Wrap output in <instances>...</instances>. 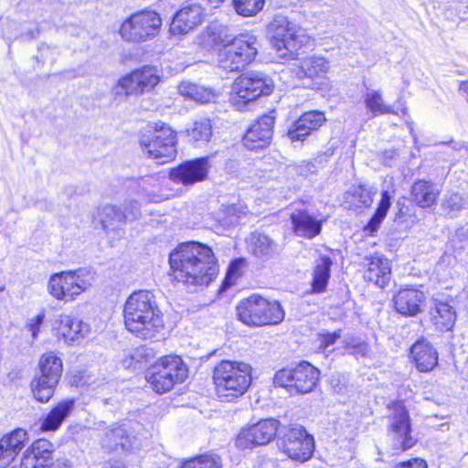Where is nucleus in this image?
I'll return each mask as SVG.
<instances>
[{
  "label": "nucleus",
  "mask_w": 468,
  "mask_h": 468,
  "mask_svg": "<svg viewBox=\"0 0 468 468\" xmlns=\"http://www.w3.org/2000/svg\"><path fill=\"white\" fill-rule=\"evenodd\" d=\"M169 264L174 280L186 285H208L218 273L212 250L199 242L180 244L170 253Z\"/></svg>",
  "instance_id": "obj_1"
},
{
  "label": "nucleus",
  "mask_w": 468,
  "mask_h": 468,
  "mask_svg": "<svg viewBox=\"0 0 468 468\" xmlns=\"http://www.w3.org/2000/svg\"><path fill=\"white\" fill-rule=\"evenodd\" d=\"M123 317L127 330L144 339L154 337L164 327L162 313L149 291L134 292L129 296Z\"/></svg>",
  "instance_id": "obj_2"
},
{
  "label": "nucleus",
  "mask_w": 468,
  "mask_h": 468,
  "mask_svg": "<svg viewBox=\"0 0 468 468\" xmlns=\"http://www.w3.org/2000/svg\"><path fill=\"white\" fill-rule=\"evenodd\" d=\"M209 29L214 35L218 33L216 39L223 45L218 53V65L223 69L238 71L255 59L259 43L254 35L240 34L232 37L223 34L226 28L222 26H213Z\"/></svg>",
  "instance_id": "obj_3"
},
{
  "label": "nucleus",
  "mask_w": 468,
  "mask_h": 468,
  "mask_svg": "<svg viewBox=\"0 0 468 468\" xmlns=\"http://www.w3.org/2000/svg\"><path fill=\"white\" fill-rule=\"evenodd\" d=\"M216 393L222 401L242 396L251 383V367L244 362L222 360L213 370Z\"/></svg>",
  "instance_id": "obj_4"
},
{
  "label": "nucleus",
  "mask_w": 468,
  "mask_h": 468,
  "mask_svg": "<svg viewBox=\"0 0 468 468\" xmlns=\"http://www.w3.org/2000/svg\"><path fill=\"white\" fill-rule=\"evenodd\" d=\"M237 317L250 327L274 325L282 323L285 313L277 301H269L258 294L241 300L236 307Z\"/></svg>",
  "instance_id": "obj_5"
},
{
  "label": "nucleus",
  "mask_w": 468,
  "mask_h": 468,
  "mask_svg": "<svg viewBox=\"0 0 468 468\" xmlns=\"http://www.w3.org/2000/svg\"><path fill=\"white\" fill-rule=\"evenodd\" d=\"M96 280V273L87 268L60 271L50 276L48 282V293L65 303L75 301L89 290Z\"/></svg>",
  "instance_id": "obj_6"
},
{
  "label": "nucleus",
  "mask_w": 468,
  "mask_h": 468,
  "mask_svg": "<svg viewBox=\"0 0 468 468\" xmlns=\"http://www.w3.org/2000/svg\"><path fill=\"white\" fill-rule=\"evenodd\" d=\"M268 33L272 48L282 58H292L307 41L304 30L283 16H274Z\"/></svg>",
  "instance_id": "obj_7"
},
{
  "label": "nucleus",
  "mask_w": 468,
  "mask_h": 468,
  "mask_svg": "<svg viewBox=\"0 0 468 468\" xmlns=\"http://www.w3.org/2000/svg\"><path fill=\"white\" fill-rule=\"evenodd\" d=\"M273 81L261 72H248L238 77L231 86L229 101L238 111H243L261 96L270 95Z\"/></svg>",
  "instance_id": "obj_8"
},
{
  "label": "nucleus",
  "mask_w": 468,
  "mask_h": 468,
  "mask_svg": "<svg viewBox=\"0 0 468 468\" xmlns=\"http://www.w3.org/2000/svg\"><path fill=\"white\" fill-rule=\"evenodd\" d=\"M187 378V368L178 356H166L153 365L147 371L146 379L157 393L169 391L176 383Z\"/></svg>",
  "instance_id": "obj_9"
},
{
  "label": "nucleus",
  "mask_w": 468,
  "mask_h": 468,
  "mask_svg": "<svg viewBox=\"0 0 468 468\" xmlns=\"http://www.w3.org/2000/svg\"><path fill=\"white\" fill-rule=\"evenodd\" d=\"M162 18L154 11L143 10L127 17L119 28L122 40L142 43L154 38L160 32Z\"/></svg>",
  "instance_id": "obj_10"
},
{
  "label": "nucleus",
  "mask_w": 468,
  "mask_h": 468,
  "mask_svg": "<svg viewBox=\"0 0 468 468\" xmlns=\"http://www.w3.org/2000/svg\"><path fill=\"white\" fill-rule=\"evenodd\" d=\"M278 447L290 459L304 463L314 451V440L301 425L286 426L278 433Z\"/></svg>",
  "instance_id": "obj_11"
},
{
  "label": "nucleus",
  "mask_w": 468,
  "mask_h": 468,
  "mask_svg": "<svg viewBox=\"0 0 468 468\" xmlns=\"http://www.w3.org/2000/svg\"><path fill=\"white\" fill-rule=\"evenodd\" d=\"M176 144V134L165 123H156L154 134L141 139L143 151L158 164H165L175 159Z\"/></svg>",
  "instance_id": "obj_12"
},
{
  "label": "nucleus",
  "mask_w": 468,
  "mask_h": 468,
  "mask_svg": "<svg viewBox=\"0 0 468 468\" xmlns=\"http://www.w3.org/2000/svg\"><path fill=\"white\" fill-rule=\"evenodd\" d=\"M388 437L396 450L406 451L416 441L411 436L410 419L402 402H396L390 407Z\"/></svg>",
  "instance_id": "obj_13"
},
{
  "label": "nucleus",
  "mask_w": 468,
  "mask_h": 468,
  "mask_svg": "<svg viewBox=\"0 0 468 468\" xmlns=\"http://www.w3.org/2000/svg\"><path fill=\"white\" fill-rule=\"evenodd\" d=\"M159 81L157 69L144 66L120 79L115 86V93H124L126 96L143 94L151 91Z\"/></svg>",
  "instance_id": "obj_14"
},
{
  "label": "nucleus",
  "mask_w": 468,
  "mask_h": 468,
  "mask_svg": "<svg viewBox=\"0 0 468 468\" xmlns=\"http://www.w3.org/2000/svg\"><path fill=\"white\" fill-rule=\"evenodd\" d=\"M279 421L267 419L242 430L236 438V446L241 450L269 443L277 433Z\"/></svg>",
  "instance_id": "obj_15"
},
{
  "label": "nucleus",
  "mask_w": 468,
  "mask_h": 468,
  "mask_svg": "<svg viewBox=\"0 0 468 468\" xmlns=\"http://www.w3.org/2000/svg\"><path fill=\"white\" fill-rule=\"evenodd\" d=\"M210 169L207 157H200L186 161L169 172V178L176 184L190 186L205 181Z\"/></svg>",
  "instance_id": "obj_16"
},
{
  "label": "nucleus",
  "mask_w": 468,
  "mask_h": 468,
  "mask_svg": "<svg viewBox=\"0 0 468 468\" xmlns=\"http://www.w3.org/2000/svg\"><path fill=\"white\" fill-rule=\"evenodd\" d=\"M275 112L261 116L248 129L243 137L244 146L251 151L266 148L271 144L273 136Z\"/></svg>",
  "instance_id": "obj_17"
},
{
  "label": "nucleus",
  "mask_w": 468,
  "mask_h": 468,
  "mask_svg": "<svg viewBox=\"0 0 468 468\" xmlns=\"http://www.w3.org/2000/svg\"><path fill=\"white\" fill-rule=\"evenodd\" d=\"M326 121L324 113L320 111L306 112L288 128L286 136L292 144H302Z\"/></svg>",
  "instance_id": "obj_18"
},
{
  "label": "nucleus",
  "mask_w": 468,
  "mask_h": 468,
  "mask_svg": "<svg viewBox=\"0 0 468 468\" xmlns=\"http://www.w3.org/2000/svg\"><path fill=\"white\" fill-rule=\"evenodd\" d=\"M203 17V8L199 5L185 6L175 15L169 31L172 35H186L198 26Z\"/></svg>",
  "instance_id": "obj_19"
},
{
  "label": "nucleus",
  "mask_w": 468,
  "mask_h": 468,
  "mask_svg": "<svg viewBox=\"0 0 468 468\" xmlns=\"http://www.w3.org/2000/svg\"><path fill=\"white\" fill-rule=\"evenodd\" d=\"M292 232L300 238L313 239L321 233L323 221L306 209H296L290 216Z\"/></svg>",
  "instance_id": "obj_20"
},
{
  "label": "nucleus",
  "mask_w": 468,
  "mask_h": 468,
  "mask_svg": "<svg viewBox=\"0 0 468 468\" xmlns=\"http://www.w3.org/2000/svg\"><path fill=\"white\" fill-rule=\"evenodd\" d=\"M424 301L423 292L414 288L401 289L393 297L396 311L404 316H415L420 314Z\"/></svg>",
  "instance_id": "obj_21"
},
{
  "label": "nucleus",
  "mask_w": 468,
  "mask_h": 468,
  "mask_svg": "<svg viewBox=\"0 0 468 468\" xmlns=\"http://www.w3.org/2000/svg\"><path fill=\"white\" fill-rule=\"evenodd\" d=\"M367 270L364 278L379 288H385L390 281L391 266L389 261L379 255L366 257Z\"/></svg>",
  "instance_id": "obj_22"
},
{
  "label": "nucleus",
  "mask_w": 468,
  "mask_h": 468,
  "mask_svg": "<svg viewBox=\"0 0 468 468\" xmlns=\"http://www.w3.org/2000/svg\"><path fill=\"white\" fill-rule=\"evenodd\" d=\"M417 368L421 372L432 370L438 364V353L425 339L418 340L410 348Z\"/></svg>",
  "instance_id": "obj_23"
},
{
  "label": "nucleus",
  "mask_w": 468,
  "mask_h": 468,
  "mask_svg": "<svg viewBox=\"0 0 468 468\" xmlns=\"http://www.w3.org/2000/svg\"><path fill=\"white\" fill-rule=\"evenodd\" d=\"M319 370L308 362H302L294 367L293 388L302 394L314 390L319 381Z\"/></svg>",
  "instance_id": "obj_24"
},
{
  "label": "nucleus",
  "mask_w": 468,
  "mask_h": 468,
  "mask_svg": "<svg viewBox=\"0 0 468 468\" xmlns=\"http://www.w3.org/2000/svg\"><path fill=\"white\" fill-rule=\"evenodd\" d=\"M101 447L108 452L127 450L130 447V433L125 423H115L109 427L101 439Z\"/></svg>",
  "instance_id": "obj_25"
},
{
  "label": "nucleus",
  "mask_w": 468,
  "mask_h": 468,
  "mask_svg": "<svg viewBox=\"0 0 468 468\" xmlns=\"http://www.w3.org/2000/svg\"><path fill=\"white\" fill-rule=\"evenodd\" d=\"M57 334L61 336L65 342L71 343L84 337L89 332V326L81 320L73 318L69 315H60L56 322Z\"/></svg>",
  "instance_id": "obj_26"
},
{
  "label": "nucleus",
  "mask_w": 468,
  "mask_h": 468,
  "mask_svg": "<svg viewBox=\"0 0 468 468\" xmlns=\"http://www.w3.org/2000/svg\"><path fill=\"white\" fill-rule=\"evenodd\" d=\"M76 400L74 399H67L58 403L43 419L40 429L45 431H57L62 422L73 412Z\"/></svg>",
  "instance_id": "obj_27"
},
{
  "label": "nucleus",
  "mask_w": 468,
  "mask_h": 468,
  "mask_svg": "<svg viewBox=\"0 0 468 468\" xmlns=\"http://www.w3.org/2000/svg\"><path fill=\"white\" fill-rule=\"evenodd\" d=\"M412 201L421 208H428L436 203L440 190L436 185L427 180L416 181L410 190Z\"/></svg>",
  "instance_id": "obj_28"
},
{
  "label": "nucleus",
  "mask_w": 468,
  "mask_h": 468,
  "mask_svg": "<svg viewBox=\"0 0 468 468\" xmlns=\"http://www.w3.org/2000/svg\"><path fill=\"white\" fill-rule=\"evenodd\" d=\"M250 250L254 257L266 261L279 255L281 247L269 236L253 233L250 237Z\"/></svg>",
  "instance_id": "obj_29"
},
{
  "label": "nucleus",
  "mask_w": 468,
  "mask_h": 468,
  "mask_svg": "<svg viewBox=\"0 0 468 468\" xmlns=\"http://www.w3.org/2000/svg\"><path fill=\"white\" fill-rule=\"evenodd\" d=\"M332 261L328 256H320L315 261L313 273L312 291L314 293L324 292L330 278Z\"/></svg>",
  "instance_id": "obj_30"
},
{
  "label": "nucleus",
  "mask_w": 468,
  "mask_h": 468,
  "mask_svg": "<svg viewBox=\"0 0 468 468\" xmlns=\"http://www.w3.org/2000/svg\"><path fill=\"white\" fill-rule=\"evenodd\" d=\"M178 92L182 96L200 103L215 101V100L218 97V92L214 90L207 89L203 86H199L189 81H182L178 85Z\"/></svg>",
  "instance_id": "obj_31"
},
{
  "label": "nucleus",
  "mask_w": 468,
  "mask_h": 468,
  "mask_svg": "<svg viewBox=\"0 0 468 468\" xmlns=\"http://www.w3.org/2000/svg\"><path fill=\"white\" fill-rule=\"evenodd\" d=\"M431 314L434 324L440 331H450L454 325L456 314L447 303L436 301Z\"/></svg>",
  "instance_id": "obj_32"
},
{
  "label": "nucleus",
  "mask_w": 468,
  "mask_h": 468,
  "mask_svg": "<svg viewBox=\"0 0 468 468\" xmlns=\"http://www.w3.org/2000/svg\"><path fill=\"white\" fill-rule=\"evenodd\" d=\"M98 216L105 231L113 229L117 224H124L125 216L121 207L106 204L98 209Z\"/></svg>",
  "instance_id": "obj_33"
},
{
  "label": "nucleus",
  "mask_w": 468,
  "mask_h": 468,
  "mask_svg": "<svg viewBox=\"0 0 468 468\" xmlns=\"http://www.w3.org/2000/svg\"><path fill=\"white\" fill-rule=\"evenodd\" d=\"M47 441H38L37 446H33L23 456L20 468H47V462L51 457V452L44 450L40 452V448L47 445Z\"/></svg>",
  "instance_id": "obj_34"
},
{
  "label": "nucleus",
  "mask_w": 468,
  "mask_h": 468,
  "mask_svg": "<svg viewBox=\"0 0 468 468\" xmlns=\"http://www.w3.org/2000/svg\"><path fill=\"white\" fill-rule=\"evenodd\" d=\"M39 375L54 381H59L62 373V361L51 353L44 354L38 363Z\"/></svg>",
  "instance_id": "obj_35"
},
{
  "label": "nucleus",
  "mask_w": 468,
  "mask_h": 468,
  "mask_svg": "<svg viewBox=\"0 0 468 468\" xmlns=\"http://www.w3.org/2000/svg\"><path fill=\"white\" fill-rule=\"evenodd\" d=\"M52 381L51 378H46L36 374L30 386L33 397L37 401L47 403L53 397L58 381Z\"/></svg>",
  "instance_id": "obj_36"
},
{
  "label": "nucleus",
  "mask_w": 468,
  "mask_h": 468,
  "mask_svg": "<svg viewBox=\"0 0 468 468\" xmlns=\"http://www.w3.org/2000/svg\"><path fill=\"white\" fill-rule=\"evenodd\" d=\"M186 134L189 140L205 144L210 141L212 136V124L208 118H200L193 122L186 129Z\"/></svg>",
  "instance_id": "obj_37"
},
{
  "label": "nucleus",
  "mask_w": 468,
  "mask_h": 468,
  "mask_svg": "<svg viewBox=\"0 0 468 468\" xmlns=\"http://www.w3.org/2000/svg\"><path fill=\"white\" fill-rule=\"evenodd\" d=\"M0 440L8 455L12 457V461H14L15 457L25 446L27 440V431L23 429H16L11 433L2 437Z\"/></svg>",
  "instance_id": "obj_38"
},
{
  "label": "nucleus",
  "mask_w": 468,
  "mask_h": 468,
  "mask_svg": "<svg viewBox=\"0 0 468 468\" xmlns=\"http://www.w3.org/2000/svg\"><path fill=\"white\" fill-rule=\"evenodd\" d=\"M329 68V62L322 57L306 58L301 63L302 72L311 79L325 74Z\"/></svg>",
  "instance_id": "obj_39"
},
{
  "label": "nucleus",
  "mask_w": 468,
  "mask_h": 468,
  "mask_svg": "<svg viewBox=\"0 0 468 468\" xmlns=\"http://www.w3.org/2000/svg\"><path fill=\"white\" fill-rule=\"evenodd\" d=\"M364 101L367 109L374 115L396 113L391 106L386 105L382 95L375 90H367L364 95Z\"/></svg>",
  "instance_id": "obj_40"
},
{
  "label": "nucleus",
  "mask_w": 468,
  "mask_h": 468,
  "mask_svg": "<svg viewBox=\"0 0 468 468\" xmlns=\"http://www.w3.org/2000/svg\"><path fill=\"white\" fill-rule=\"evenodd\" d=\"M390 198L389 193L387 190L382 191L381 199L378 208L367 227L370 232L376 231L379 228L380 223L386 218L391 205Z\"/></svg>",
  "instance_id": "obj_41"
},
{
  "label": "nucleus",
  "mask_w": 468,
  "mask_h": 468,
  "mask_svg": "<svg viewBox=\"0 0 468 468\" xmlns=\"http://www.w3.org/2000/svg\"><path fill=\"white\" fill-rule=\"evenodd\" d=\"M237 14L248 17L256 16L262 10L265 0H232Z\"/></svg>",
  "instance_id": "obj_42"
},
{
  "label": "nucleus",
  "mask_w": 468,
  "mask_h": 468,
  "mask_svg": "<svg viewBox=\"0 0 468 468\" xmlns=\"http://www.w3.org/2000/svg\"><path fill=\"white\" fill-rule=\"evenodd\" d=\"M441 206L449 217L454 218L465 207V200L461 195L452 193L444 197Z\"/></svg>",
  "instance_id": "obj_43"
},
{
  "label": "nucleus",
  "mask_w": 468,
  "mask_h": 468,
  "mask_svg": "<svg viewBox=\"0 0 468 468\" xmlns=\"http://www.w3.org/2000/svg\"><path fill=\"white\" fill-rule=\"evenodd\" d=\"M181 468H221V460L218 455L205 454L185 462Z\"/></svg>",
  "instance_id": "obj_44"
},
{
  "label": "nucleus",
  "mask_w": 468,
  "mask_h": 468,
  "mask_svg": "<svg viewBox=\"0 0 468 468\" xmlns=\"http://www.w3.org/2000/svg\"><path fill=\"white\" fill-rule=\"evenodd\" d=\"M293 378H294V367L293 368H282L276 372L273 378V383L276 386L293 388Z\"/></svg>",
  "instance_id": "obj_45"
},
{
  "label": "nucleus",
  "mask_w": 468,
  "mask_h": 468,
  "mask_svg": "<svg viewBox=\"0 0 468 468\" xmlns=\"http://www.w3.org/2000/svg\"><path fill=\"white\" fill-rule=\"evenodd\" d=\"M341 336L340 331L337 332H322L317 335L318 349L321 352L325 351L329 346H333Z\"/></svg>",
  "instance_id": "obj_46"
},
{
  "label": "nucleus",
  "mask_w": 468,
  "mask_h": 468,
  "mask_svg": "<svg viewBox=\"0 0 468 468\" xmlns=\"http://www.w3.org/2000/svg\"><path fill=\"white\" fill-rule=\"evenodd\" d=\"M121 207L123 210L126 222L133 221L141 215L140 204L136 200H127Z\"/></svg>",
  "instance_id": "obj_47"
},
{
  "label": "nucleus",
  "mask_w": 468,
  "mask_h": 468,
  "mask_svg": "<svg viewBox=\"0 0 468 468\" xmlns=\"http://www.w3.org/2000/svg\"><path fill=\"white\" fill-rule=\"evenodd\" d=\"M347 352L354 356H366L369 351L368 346L365 342L352 340L346 346Z\"/></svg>",
  "instance_id": "obj_48"
},
{
  "label": "nucleus",
  "mask_w": 468,
  "mask_h": 468,
  "mask_svg": "<svg viewBox=\"0 0 468 468\" xmlns=\"http://www.w3.org/2000/svg\"><path fill=\"white\" fill-rule=\"evenodd\" d=\"M395 468H428V465L423 459L413 458L411 460L399 463Z\"/></svg>",
  "instance_id": "obj_49"
},
{
  "label": "nucleus",
  "mask_w": 468,
  "mask_h": 468,
  "mask_svg": "<svg viewBox=\"0 0 468 468\" xmlns=\"http://www.w3.org/2000/svg\"><path fill=\"white\" fill-rule=\"evenodd\" d=\"M227 213L229 218L226 219L225 223L227 225H237L240 218V215H238V213H239V207L236 205L229 206L227 207Z\"/></svg>",
  "instance_id": "obj_50"
},
{
  "label": "nucleus",
  "mask_w": 468,
  "mask_h": 468,
  "mask_svg": "<svg viewBox=\"0 0 468 468\" xmlns=\"http://www.w3.org/2000/svg\"><path fill=\"white\" fill-rule=\"evenodd\" d=\"M239 261H233L229 268V271H228V273H227V276L223 282V287L226 288V287H229L232 282H231V279H232V276L235 274V272L238 271L239 269Z\"/></svg>",
  "instance_id": "obj_51"
},
{
  "label": "nucleus",
  "mask_w": 468,
  "mask_h": 468,
  "mask_svg": "<svg viewBox=\"0 0 468 468\" xmlns=\"http://www.w3.org/2000/svg\"><path fill=\"white\" fill-rule=\"evenodd\" d=\"M43 319H44V316H43V315H37V316L36 317V319H35L34 323H31V324H29V329H30V331H31V333H32V336H33L34 338H36V337H37V332H38V330H39V326H40V324H42Z\"/></svg>",
  "instance_id": "obj_52"
},
{
  "label": "nucleus",
  "mask_w": 468,
  "mask_h": 468,
  "mask_svg": "<svg viewBox=\"0 0 468 468\" xmlns=\"http://www.w3.org/2000/svg\"><path fill=\"white\" fill-rule=\"evenodd\" d=\"M101 468H126L120 460H109L102 464Z\"/></svg>",
  "instance_id": "obj_53"
},
{
  "label": "nucleus",
  "mask_w": 468,
  "mask_h": 468,
  "mask_svg": "<svg viewBox=\"0 0 468 468\" xmlns=\"http://www.w3.org/2000/svg\"><path fill=\"white\" fill-rule=\"evenodd\" d=\"M52 468H72V465L68 460H58L52 464Z\"/></svg>",
  "instance_id": "obj_54"
},
{
  "label": "nucleus",
  "mask_w": 468,
  "mask_h": 468,
  "mask_svg": "<svg viewBox=\"0 0 468 468\" xmlns=\"http://www.w3.org/2000/svg\"><path fill=\"white\" fill-rule=\"evenodd\" d=\"M460 90L468 96V80L462 81L459 87Z\"/></svg>",
  "instance_id": "obj_55"
},
{
  "label": "nucleus",
  "mask_w": 468,
  "mask_h": 468,
  "mask_svg": "<svg viewBox=\"0 0 468 468\" xmlns=\"http://www.w3.org/2000/svg\"><path fill=\"white\" fill-rule=\"evenodd\" d=\"M211 4H213L215 6H218L220 3H223L224 1L221 0H209Z\"/></svg>",
  "instance_id": "obj_56"
},
{
  "label": "nucleus",
  "mask_w": 468,
  "mask_h": 468,
  "mask_svg": "<svg viewBox=\"0 0 468 468\" xmlns=\"http://www.w3.org/2000/svg\"><path fill=\"white\" fill-rule=\"evenodd\" d=\"M228 165H230V167H234V166H235V165H236V162H235V161L230 160V161H229V162H228Z\"/></svg>",
  "instance_id": "obj_57"
},
{
  "label": "nucleus",
  "mask_w": 468,
  "mask_h": 468,
  "mask_svg": "<svg viewBox=\"0 0 468 468\" xmlns=\"http://www.w3.org/2000/svg\"><path fill=\"white\" fill-rule=\"evenodd\" d=\"M5 290V287L0 286V292H3Z\"/></svg>",
  "instance_id": "obj_58"
}]
</instances>
